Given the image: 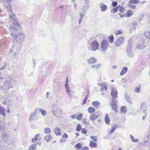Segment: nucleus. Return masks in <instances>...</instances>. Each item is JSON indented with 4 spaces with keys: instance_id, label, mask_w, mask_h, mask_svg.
<instances>
[{
    "instance_id": "nucleus-1",
    "label": "nucleus",
    "mask_w": 150,
    "mask_h": 150,
    "mask_svg": "<svg viewBox=\"0 0 150 150\" xmlns=\"http://www.w3.org/2000/svg\"><path fill=\"white\" fill-rule=\"evenodd\" d=\"M10 30L13 32H16L21 28L20 25L16 20H14L10 25Z\"/></svg>"
},
{
    "instance_id": "nucleus-2",
    "label": "nucleus",
    "mask_w": 150,
    "mask_h": 150,
    "mask_svg": "<svg viewBox=\"0 0 150 150\" xmlns=\"http://www.w3.org/2000/svg\"><path fill=\"white\" fill-rule=\"evenodd\" d=\"M25 35L21 32H18L15 35V39L19 44L22 43L24 40Z\"/></svg>"
},
{
    "instance_id": "nucleus-3",
    "label": "nucleus",
    "mask_w": 150,
    "mask_h": 150,
    "mask_svg": "<svg viewBox=\"0 0 150 150\" xmlns=\"http://www.w3.org/2000/svg\"><path fill=\"white\" fill-rule=\"evenodd\" d=\"M108 44V41L107 40H103L101 43V48L102 50L104 51L107 48V46Z\"/></svg>"
},
{
    "instance_id": "nucleus-4",
    "label": "nucleus",
    "mask_w": 150,
    "mask_h": 150,
    "mask_svg": "<svg viewBox=\"0 0 150 150\" xmlns=\"http://www.w3.org/2000/svg\"><path fill=\"white\" fill-rule=\"evenodd\" d=\"M7 122H3L0 126V133H3L8 128Z\"/></svg>"
},
{
    "instance_id": "nucleus-5",
    "label": "nucleus",
    "mask_w": 150,
    "mask_h": 150,
    "mask_svg": "<svg viewBox=\"0 0 150 150\" xmlns=\"http://www.w3.org/2000/svg\"><path fill=\"white\" fill-rule=\"evenodd\" d=\"M124 38L122 37H120L115 42V46L118 47L124 43Z\"/></svg>"
},
{
    "instance_id": "nucleus-6",
    "label": "nucleus",
    "mask_w": 150,
    "mask_h": 150,
    "mask_svg": "<svg viewBox=\"0 0 150 150\" xmlns=\"http://www.w3.org/2000/svg\"><path fill=\"white\" fill-rule=\"evenodd\" d=\"M8 82L10 88H13L15 85L16 83L15 81L11 78V77H9L8 80L7 81Z\"/></svg>"
},
{
    "instance_id": "nucleus-7",
    "label": "nucleus",
    "mask_w": 150,
    "mask_h": 150,
    "mask_svg": "<svg viewBox=\"0 0 150 150\" xmlns=\"http://www.w3.org/2000/svg\"><path fill=\"white\" fill-rule=\"evenodd\" d=\"M117 91L115 88L113 87L111 89V95L112 96V99H114L117 97Z\"/></svg>"
},
{
    "instance_id": "nucleus-8",
    "label": "nucleus",
    "mask_w": 150,
    "mask_h": 150,
    "mask_svg": "<svg viewBox=\"0 0 150 150\" xmlns=\"http://www.w3.org/2000/svg\"><path fill=\"white\" fill-rule=\"evenodd\" d=\"M100 115V114L98 112L94 114H92L90 116V119L93 122L94 120L97 119L99 117Z\"/></svg>"
},
{
    "instance_id": "nucleus-9",
    "label": "nucleus",
    "mask_w": 150,
    "mask_h": 150,
    "mask_svg": "<svg viewBox=\"0 0 150 150\" xmlns=\"http://www.w3.org/2000/svg\"><path fill=\"white\" fill-rule=\"evenodd\" d=\"M92 50L95 51L96 50L98 49L99 44L97 41H93L91 44Z\"/></svg>"
},
{
    "instance_id": "nucleus-10",
    "label": "nucleus",
    "mask_w": 150,
    "mask_h": 150,
    "mask_svg": "<svg viewBox=\"0 0 150 150\" xmlns=\"http://www.w3.org/2000/svg\"><path fill=\"white\" fill-rule=\"evenodd\" d=\"M10 88V87H9L8 83L7 81L4 82L3 84L2 85L1 87L2 91H6L8 90Z\"/></svg>"
},
{
    "instance_id": "nucleus-11",
    "label": "nucleus",
    "mask_w": 150,
    "mask_h": 150,
    "mask_svg": "<svg viewBox=\"0 0 150 150\" xmlns=\"http://www.w3.org/2000/svg\"><path fill=\"white\" fill-rule=\"evenodd\" d=\"M11 136V133L10 132L8 131L5 132L2 135V137L6 139V141L8 139V138ZM6 140H5L4 142H2V143H4L6 142Z\"/></svg>"
},
{
    "instance_id": "nucleus-12",
    "label": "nucleus",
    "mask_w": 150,
    "mask_h": 150,
    "mask_svg": "<svg viewBox=\"0 0 150 150\" xmlns=\"http://www.w3.org/2000/svg\"><path fill=\"white\" fill-rule=\"evenodd\" d=\"M112 109L116 112H117V105L116 101L115 100H113L112 101V103L111 104Z\"/></svg>"
},
{
    "instance_id": "nucleus-13",
    "label": "nucleus",
    "mask_w": 150,
    "mask_h": 150,
    "mask_svg": "<svg viewBox=\"0 0 150 150\" xmlns=\"http://www.w3.org/2000/svg\"><path fill=\"white\" fill-rule=\"evenodd\" d=\"M147 106L146 104L142 102L140 105V110L143 112L144 113H146V109Z\"/></svg>"
},
{
    "instance_id": "nucleus-14",
    "label": "nucleus",
    "mask_w": 150,
    "mask_h": 150,
    "mask_svg": "<svg viewBox=\"0 0 150 150\" xmlns=\"http://www.w3.org/2000/svg\"><path fill=\"white\" fill-rule=\"evenodd\" d=\"M10 13L9 14V17L8 19L11 21H13L14 20H15V19L16 18V17L15 15L13 13L12 10L9 11Z\"/></svg>"
},
{
    "instance_id": "nucleus-15",
    "label": "nucleus",
    "mask_w": 150,
    "mask_h": 150,
    "mask_svg": "<svg viewBox=\"0 0 150 150\" xmlns=\"http://www.w3.org/2000/svg\"><path fill=\"white\" fill-rule=\"evenodd\" d=\"M36 114V113L35 111L33 114L31 115L29 118L30 121H33L38 119Z\"/></svg>"
},
{
    "instance_id": "nucleus-16",
    "label": "nucleus",
    "mask_w": 150,
    "mask_h": 150,
    "mask_svg": "<svg viewBox=\"0 0 150 150\" xmlns=\"http://www.w3.org/2000/svg\"><path fill=\"white\" fill-rule=\"evenodd\" d=\"M127 56L129 57H133L134 54L132 52V48H127Z\"/></svg>"
},
{
    "instance_id": "nucleus-17",
    "label": "nucleus",
    "mask_w": 150,
    "mask_h": 150,
    "mask_svg": "<svg viewBox=\"0 0 150 150\" xmlns=\"http://www.w3.org/2000/svg\"><path fill=\"white\" fill-rule=\"evenodd\" d=\"M97 61L96 58L94 57H91L87 60V62L89 64H93L95 63Z\"/></svg>"
},
{
    "instance_id": "nucleus-18",
    "label": "nucleus",
    "mask_w": 150,
    "mask_h": 150,
    "mask_svg": "<svg viewBox=\"0 0 150 150\" xmlns=\"http://www.w3.org/2000/svg\"><path fill=\"white\" fill-rule=\"evenodd\" d=\"M12 102V100L11 99L9 98H7L5 99L3 103L5 105H8L11 103Z\"/></svg>"
},
{
    "instance_id": "nucleus-19",
    "label": "nucleus",
    "mask_w": 150,
    "mask_h": 150,
    "mask_svg": "<svg viewBox=\"0 0 150 150\" xmlns=\"http://www.w3.org/2000/svg\"><path fill=\"white\" fill-rule=\"evenodd\" d=\"M128 70V68L127 67H123L121 71L120 74L121 75H123L125 74Z\"/></svg>"
},
{
    "instance_id": "nucleus-20",
    "label": "nucleus",
    "mask_w": 150,
    "mask_h": 150,
    "mask_svg": "<svg viewBox=\"0 0 150 150\" xmlns=\"http://www.w3.org/2000/svg\"><path fill=\"white\" fill-rule=\"evenodd\" d=\"M54 132L55 134L57 136H61L62 135V133L61 132L60 130L58 127L55 129Z\"/></svg>"
},
{
    "instance_id": "nucleus-21",
    "label": "nucleus",
    "mask_w": 150,
    "mask_h": 150,
    "mask_svg": "<svg viewBox=\"0 0 150 150\" xmlns=\"http://www.w3.org/2000/svg\"><path fill=\"white\" fill-rule=\"evenodd\" d=\"M0 114L4 117L5 115V110L3 107L0 106Z\"/></svg>"
},
{
    "instance_id": "nucleus-22",
    "label": "nucleus",
    "mask_w": 150,
    "mask_h": 150,
    "mask_svg": "<svg viewBox=\"0 0 150 150\" xmlns=\"http://www.w3.org/2000/svg\"><path fill=\"white\" fill-rule=\"evenodd\" d=\"M100 7L101 9V11H105L107 8V6L106 5L103 4L102 3H101L100 4Z\"/></svg>"
},
{
    "instance_id": "nucleus-23",
    "label": "nucleus",
    "mask_w": 150,
    "mask_h": 150,
    "mask_svg": "<svg viewBox=\"0 0 150 150\" xmlns=\"http://www.w3.org/2000/svg\"><path fill=\"white\" fill-rule=\"evenodd\" d=\"M105 123L107 124H109L110 123V119L109 117H108V115L107 114H106L105 115Z\"/></svg>"
},
{
    "instance_id": "nucleus-24",
    "label": "nucleus",
    "mask_w": 150,
    "mask_h": 150,
    "mask_svg": "<svg viewBox=\"0 0 150 150\" xmlns=\"http://www.w3.org/2000/svg\"><path fill=\"white\" fill-rule=\"evenodd\" d=\"M92 105L95 108H98L100 104V103L98 101H95L92 103Z\"/></svg>"
},
{
    "instance_id": "nucleus-25",
    "label": "nucleus",
    "mask_w": 150,
    "mask_h": 150,
    "mask_svg": "<svg viewBox=\"0 0 150 150\" xmlns=\"http://www.w3.org/2000/svg\"><path fill=\"white\" fill-rule=\"evenodd\" d=\"M128 45L127 46V48H132V38H129L128 40Z\"/></svg>"
},
{
    "instance_id": "nucleus-26",
    "label": "nucleus",
    "mask_w": 150,
    "mask_h": 150,
    "mask_svg": "<svg viewBox=\"0 0 150 150\" xmlns=\"http://www.w3.org/2000/svg\"><path fill=\"white\" fill-rule=\"evenodd\" d=\"M140 2L139 0H131L129 1V3L132 4H139Z\"/></svg>"
},
{
    "instance_id": "nucleus-27",
    "label": "nucleus",
    "mask_w": 150,
    "mask_h": 150,
    "mask_svg": "<svg viewBox=\"0 0 150 150\" xmlns=\"http://www.w3.org/2000/svg\"><path fill=\"white\" fill-rule=\"evenodd\" d=\"M97 144L96 143L92 141L90 142L89 144V146L91 148H94L96 147Z\"/></svg>"
},
{
    "instance_id": "nucleus-28",
    "label": "nucleus",
    "mask_w": 150,
    "mask_h": 150,
    "mask_svg": "<svg viewBox=\"0 0 150 150\" xmlns=\"http://www.w3.org/2000/svg\"><path fill=\"white\" fill-rule=\"evenodd\" d=\"M44 132L45 134H48L51 132V130L50 128L47 127L44 128Z\"/></svg>"
},
{
    "instance_id": "nucleus-29",
    "label": "nucleus",
    "mask_w": 150,
    "mask_h": 150,
    "mask_svg": "<svg viewBox=\"0 0 150 150\" xmlns=\"http://www.w3.org/2000/svg\"><path fill=\"white\" fill-rule=\"evenodd\" d=\"M82 147V145L80 143H78L75 144V147L77 149L79 150L81 149Z\"/></svg>"
},
{
    "instance_id": "nucleus-30",
    "label": "nucleus",
    "mask_w": 150,
    "mask_h": 150,
    "mask_svg": "<svg viewBox=\"0 0 150 150\" xmlns=\"http://www.w3.org/2000/svg\"><path fill=\"white\" fill-rule=\"evenodd\" d=\"M132 12L131 10H129L127 12L125 17H129L132 16Z\"/></svg>"
},
{
    "instance_id": "nucleus-31",
    "label": "nucleus",
    "mask_w": 150,
    "mask_h": 150,
    "mask_svg": "<svg viewBox=\"0 0 150 150\" xmlns=\"http://www.w3.org/2000/svg\"><path fill=\"white\" fill-rule=\"evenodd\" d=\"M39 111L41 112L42 115L43 116H45L47 114V112L46 110L44 109H39Z\"/></svg>"
},
{
    "instance_id": "nucleus-32",
    "label": "nucleus",
    "mask_w": 150,
    "mask_h": 150,
    "mask_svg": "<svg viewBox=\"0 0 150 150\" xmlns=\"http://www.w3.org/2000/svg\"><path fill=\"white\" fill-rule=\"evenodd\" d=\"M95 111V109L93 107H90L88 108V111L90 113H92Z\"/></svg>"
},
{
    "instance_id": "nucleus-33",
    "label": "nucleus",
    "mask_w": 150,
    "mask_h": 150,
    "mask_svg": "<svg viewBox=\"0 0 150 150\" xmlns=\"http://www.w3.org/2000/svg\"><path fill=\"white\" fill-rule=\"evenodd\" d=\"M52 137L50 135L45 136L44 138V139L46 140L47 142L49 141L50 139H52Z\"/></svg>"
},
{
    "instance_id": "nucleus-34",
    "label": "nucleus",
    "mask_w": 150,
    "mask_h": 150,
    "mask_svg": "<svg viewBox=\"0 0 150 150\" xmlns=\"http://www.w3.org/2000/svg\"><path fill=\"white\" fill-rule=\"evenodd\" d=\"M37 146V144L34 143L33 145H31L29 147L30 150H34L35 149Z\"/></svg>"
},
{
    "instance_id": "nucleus-35",
    "label": "nucleus",
    "mask_w": 150,
    "mask_h": 150,
    "mask_svg": "<svg viewBox=\"0 0 150 150\" xmlns=\"http://www.w3.org/2000/svg\"><path fill=\"white\" fill-rule=\"evenodd\" d=\"M120 111L121 112H123L124 113L127 112L126 108L125 107L123 106H122L121 108Z\"/></svg>"
},
{
    "instance_id": "nucleus-36",
    "label": "nucleus",
    "mask_w": 150,
    "mask_h": 150,
    "mask_svg": "<svg viewBox=\"0 0 150 150\" xmlns=\"http://www.w3.org/2000/svg\"><path fill=\"white\" fill-rule=\"evenodd\" d=\"M102 66V65L100 64H98L97 65H94L91 66V67L93 68L98 69Z\"/></svg>"
},
{
    "instance_id": "nucleus-37",
    "label": "nucleus",
    "mask_w": 150,
    "mask_h": 150,
    "mask_svg": "<svg viewBox=\"0 0 150 150\" xmlns=\"http://www.w3.org/2000/svg\"><path fill=\"white\" fill-rule=\"evenodd\" d=\"M101 87L104 89L106 91L107 89V85L105 83H102L100 85Z\"/></svg>"
},
{
    "instance_id": "nucleus-38",
    "label": "nucleus",
    "mask_w": 150,
    "mask_h": 150,
    "mask_svg": "<svg viewBox=\"0 0 150 150\" xmlns=\"http://www.w3.org/2000/svg\"><path fill=\"white\" fill-rule=\"evenodd\" d=\"M144 34L146 38L148 39H150V32H146Z\"/></svg>"
},
{
    "instance_id": "nucleus-39",
    "label": "nucleus",
    "mask_w": 150,
    "mask_h": 150,
    "mask_svg": "<svg viewBox=\"0 0 150 150\" xmlns=\"http://www.w3.org/2000/svg\"><path fill=\"white\" fill-rule=\"evenodd\" d=\"M130 138L132 142H138V140L137 139H134V137L132 135H130Z\"/></svg>"
},
{
    "instance_id": "nucleus-40",
    "label": "nucleus",
    "mask_w": 150,
    "mask_h": 150,
    "mask_svg": "<svg viewBox=\"0 0 150 150\" xmlns=\"http://www.w3.org/2000/svg\"><path fill=\"white\" fill-rule=\"evenodd\" d=\"M88 8L89 6L88 4H86L85 6L83 8L82 11L83 12V11H85V13H86V11L88 9Z\"/></svg>"
},
{
    "instance_id": "nucleus-41",
    "label": "nucleus",
    "mask_w": 150,
    "mask_h": 150,
    "mask_svg": "<svg viewBox=\"0 0 150 150\" xmlns=\"http://www.w3.org/2000/svg\"><path fill=\"white\" fill-rule=\"evenodd\" d=\"M88 95L86 96L85 98H84L83 100V102L82 103V105H83L85 103H86V101L88 99Z\"/></svg>"
},
{
    "instance_id": "nucleus-42",
    "label": "nucleus",
    "mask_w": 150,
    "mask_h": 150,
    "mask_svg": "<svg viewBox=\"0 0 150 150\" xmlns=\"http://www.w3.org/2000/svg\"><path fill=\"white\" fill-rule=\"evenodd\" d=\"M83 114L82 113H80L77 115L76 118L77 119L79 120H81V118L82 117Z\"/></svg>"
},
{
    "instance_id": "nucleus-43",
    "label": "nucleus",
    "mask_w": 150,
    "mask_h": 150,
    "mask_svg": "<svg viewBox=\"0 0 150 150\" xmlns=\"http://www.w3.org/2000/svg\"><path fill=\"white\" fill-rule=\"evenodd\" d=\"M109 40L110 43H112L114 41V37L113 35H111L109 37Z\"/></svg>"
},
{
    "instance_id": "nucleus-44",
    "label": "nucleus",
    "mask_w": 150,
    "mask_h": 150,
    "mask_svg": "<svg viewBox=\"0 0 150 150\" xmlns=\"http://www.w3.org/2000/svg\"><path fill=\"white\" fill-rule=\"evenodd\" d=\"M81 128V125L79 124H78L77 125L76 130L77 132H79Z\"/></svg>"
},
{
    "instance_id": "nucleus-45",
    "label": "nucleus",
    "mask_w": 150,
    "mask_h": 150,
    "mask_svg": "<svg viewBox=\"0 0 150 150\" xmlns=\"http://www.w3.org/2000/svg\"><path fill=\"white\" fill-rule=\"evenodd\" d=\"M126 99L127 102L131 104H132V102L130 98L128 96L126 97Z\"/></svg>"
},
{
    "instance_id": "nucleus-46",
    "label": "nucleus",
    "mask_w": 150,
    "mask_h": 150,
    "mask_svg": "<svg viewBox=\"0 0 150 150\" xmlns=\"http://www.w3.org/2000/svg\"><path fill=\"white\" fill-rule=\"evenodd\" d=\"M125 9V8L123 6H121L120 8L119 11L120 12V13H122L124 11Z\"/></svg>"
},
{
    "instance_id": "nucleus-47",
    "label": "nucleus",
    "mask_w": 150,
    "mask_h": 150,
    "mask_svg": "<svg viewBox=\"0 0 150 150\" xmlns=\"http://www.w3.org/2000/svg\"><path fill=\"white\" fill-rule=\"evenodd\" d=\"M116 127L115 126H113L111 127V129L110 130V133H112L116 129Z\"/></svg>"
},
{
    "instance_id": "nucleus-48",
    "label": "nucleus",
    "mask_w": 150,
    "mask_h": 150,
    "mask_svg": "<svg viewBox=\"0 0 150 150\" xmlns=\"http://www.w3.org/2000/svg\"><path fill=\"white\" fill-rule=\"evenodd\" d=\"M118 8L117 7H115V8H112L111 10V12H113V13H115L117 12L118 11Z\"/></svg>"
},
{
    "instance_id": "nucleus-49",
    "label": "nucleus",
    "mask_w": 150,
    "mask_h": 150,
    "mask_svg": "<svg viewBox=\"0 0 150 150\" xmlns=\"http://www.w3.org/2000/svg\"><path fill=\"white\" fill-rule=\"evenodd\" d=\"M116 35H118L122 33V31L121 30H117L115 32Z\"/></svg>"
},
{
    "instance_id": "nucleus-50",
    "label": "nucleus",
    "mask_w": 150,
    "mask_h": 150,
    "mask_svg": "<svg viewBox=\"0 0 150 150\" xmlns=\"http://www.w3.org/2000/svg\"><path fill=\"white\" fill-rule=\"evenodd\" d=\"M128 5L131 8L133 9H134L136 8V5H133L131 4H129V3L128 4Z\"/></svg>"
},
{
    "instance_id": "nucleus-51",
    "label": "nucleus",
    "mask_w": 150,
    "mask_h": 150,
    "mask_svg": "<svg viewBox=\"0 0 150 150\" xmlns=\"http://www.w3.org/2000/svg\"><path fill=\"white\" fill-rule=\"evenodd\" d=\"M117 4V2L116 1H113L112 3V6L113 7H115Z\"/></svg>"
},
{
    "instance_id": "nucleus-52",
    "label": "nucleus",
    "mask_w": 150,
    "mask_h": 150,
    "mask_svg": "<svg viewBox=\"0 0 150 150\" xmlns=\"http://www.w3.org/2000/svg\"><path fill=\"white\" fill-rule=\"evenodd\" d=\"M81 132L82 133L85 134L86 133L87 131L86 129L85 128H83L81 129Z\"/></svg>"
},
{
    "instance_id": "nucleus-53",
    "label": "nucleus",
    "mask_w": 150,
    "mask_h": 150,
    "mask_svg": "<svg viewBox=\"0 0 150 150\" xmlns=\"http://www.w3.org/2000/svg\"><path fill=\"white\" fill-rule=\"evenodd\" d=\"M89 120L87 121V120L86 119H85L83 121V122L86 125H88L89 124V123L88 122Z\"/></svg>"
},
{
    "instance_id": "nucleus-54",
    "label": "nucleus",
    "mask_w": 150,
    "mask_h": 150,
    "mask_svg": "<svg viewBox=\"0 0 150 150\" xmlns=\"http://www.w3.org/2000/svg\"><path fill=\"white\" fill-rule=\"evenodd\" d=\"M57 107L55 105H52V110H57Z\"/></svg>"
},
{
    "instance_id": "nucleus-55",
    "label": "nucleus",
    "mask_w": 150,
    "mask_h": 150,
    "mask_svg": "<svg viewBox=\"0 0 150 150\" xmlns=\"http://www.w3.org/2000/svg\"><path fill=\"white\" fill-rule=\"evenodd\" d=\"M6 64H7L6 63H5L3 66L2 67L0 68V70H1L5 69L6 67Z\"/></svg>"
},
{
    "instance_id": "nucleus-56",
    "label": "nucleus",
    "mask_w": 150,
    "mask_h": 150,
    "mask_svg": "<svg viewBox=\"0 0 150 150\" xmlns=\"http://www.w3.org/2000/svg\"><path fill=\"white\" fill-rule=\"evenodd\" d=\"M86 13L85 11H83V12L82 11L81 13L80 14L81 17L83 18L84 15Z\"/></svg>"
},
{
    "instance_id": "nucleus-57",
    "label": "nucleus",
    "mask_w": 150,
    "mask_h": 150,
    "mask_svg": "<svg viewBox=\"0 0 150 150\" xmlns=\"http://www.w3.org/2000/svg\"><path fill=\"white\" fill-rule=\"evenodd\" d=\"M140 86H139L138 87H137L135 89V91L136 92L139 93L140 91Z\"/></svg>"
},
{
    "instance_id": "nucleus-58",
    "label": "nucleus",
    "mask_w": 150,
    "mask_h": 150,
    "mask_svg": "<svg viewBox=\"0 0 150 150\" xmlns=\"http://www.w3.org/2000/svg\"><path fill=\"white\" fill-rule=\"evenodd\" d=\"M91 138L92 139L94 142H96L97 141V140L96 137H95L94 136H91Z\"/></svg>"
},
{
    "instance_id": "nucleus-59",
    "label": "nucleus",
    "mask_w": 150,
    "mask_h": 150,
    "mask_svg": "<svg viewBox=\"0 0 150 150\" xmlns=\"http://www.w3.org/2000/svg\"><path fill=\"white\" fill-rule=\"evenodd\" d=\"M68 135L64 133L62 136V137L64 139H67L68 138Z\"/></svg>"
},
{
    "instance_id": "nucleus-60",
    "label": "nucleus",
    "mask_w": 150,
    "mask_h": 150,
    "mask_svg": "<svg viewBox=\"0 0 150 150\" xmlns=\"http://www.w3.org/2000/svg\"><path fill=\"white\" fill-rule=\"evenodd\" d=\"M13 48H14V47L13 46L10 48V49L9 50V51L10 53L12 54L13 53Z\"/></svg>"
},
{
    "instance_id": "nucleus-61",
    "label": "nucleus",
    "mask_w": 150,
    "mask_h": 150,
    "mask_svg": "<svg viewBox=\"0 0 150 150\" xmlns=\"http://www.w3.org/2000/svg\"><path fill=\"white\" fill-rule=\"evenodd\" d=\"M13 0H4V1L6 3H8V4H9V3H10V2Z\"/></svg>"
},
{
    "instance_id": "nucleus-62",
    "label": "nucleus",
    "mask_w": 150,
    "mask_h": 150,
    "mask_svg": "<svg viewBox=\"0 0 150 150\" xmlns=\"http://www.w3.org/2000/svg\"><path fill=\"white\" fill-rule=\"evenodd\" d=\"M57 110H52V113L53 114V115H54V116H56V111H57Z\"/></svg>"
},
{
    "instance_id": "nucleus-63",
    "label": "nucleus",
    "mask_w": 150,
    "mask_h": 150,
    "mask_svg": "<svg viewBox=\"0 0 150 150\" xmlns=\"http://www.w3.org/2000/svg\"><path fill=\"white\" fill-rule=\"evenodd\" d=\"M65 142L66 140L62 139H61L59 141V142L61 143H63Z\"/></svg>"
},
{
    "instance_id": "nucleus-64",
    "label": "nucleus",
    "mask_w": 150,
    "mask_h": 150,
    "mask_svg": "<svg viewBox=\"0 0 150 150\" xmlns=\"http://www.w3.org/2000/svg\"><path fill=\"white\" fill-rule=\"evenodd\" d=\"M65 86L66 88H69V86L68 83H65Z\"/></svg>"
}]
</instances>
